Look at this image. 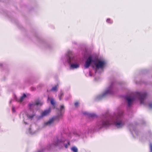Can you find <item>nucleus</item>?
<instances>
[{"instance_id": "dca6fc26", "label": "nucleus", "mask_w": 152, "mask_h": 152, "mask_svg": "<svg viewBox=\"0 0 152 152\" xmlns=\"http://www.w3.org/2000/svg\"><path fill=\"white\" fill-rule=\"evenodd\" d=\"M76 135L77 137H78L80 138H83L84 137V134L83 133L80 132L76 133Z\"/></svg>"}, {"instance_id": "7c9ffc66", "label": "nucleus", "mask_w": 152, "mask_h": 152, "mask_svg": "<svg viewBox=\"0 0 152 152\" xmlns=\"http://www.w3.org/2000/svg\"><path fill=\"white\" fill-rule=\"evenodd\" d=\"M2 64L1 63H0V66H2Z\"/></svg>"}, {"instance_id": "c756f323", "label": "nucleus", "mask_w": 152, "mask_h": 152, "mask_svg": "<svg viewBox=\"0 0 152 152\" xmlns=\"http://www.w3.org/2000/svg\"><path fill=\"white\" fill-rule=\"evenodd\" d=\"M12 100H10V104L12 102Z\"/></svg>"}, {"instance_id": "6e6552de", "label": "nucleus", "mask_w": 152, "mask_h": 152, "mask_svg": "<svg viewBox=\"0 0 152 152\" xmlns=\"http://www.w3.org/2000/svg\"><path fill=\"white\" fill-rule=\"evenodd\" d=\"M104 115L101 116L98 122L97 125L99 129H101L104 126Z\"/></svg>"}, {"instance_id": "473e14b6", "label": "nucleus", "mask_w": 152, "mask_h": 152, "mask_svg": "<svg viewBox=\"0 0 152 152\" xmlns=\"http://www.w3.org/2000/svg\"><path fill=\"white\" fill-rule=\"evenodd\" d=\"M49 99V97H48V99Z\"/></svg>"}, {"instance_id": "0eeeda50", "label": "nucleus", "mask_w": 152, "mask_h": 152, "mask_svg": "<svg viewBox=\"0 0 152 152\" xmlns=\"http://www.w3.org/2000/svg\"><path fill=\"white\" fill-rule=\"evenodd\" d=\"M137 95L139 97L141 104H143L144 103V100L147 96L146 93H137Z\"/></svg>"}, {"instance_id": "a878e982", "label": "nucleus", "mask_w": 152, "mask_h": 152, "mask_svg": "<svg viewBox=\"0 0 152 152\" xmlns=\"http://www.w3.org/2000/svg\"><path fill=\"white\" fill-rule=\"evenodd\" d=\"M149 107L150 108H152V103H150L149 104Z\"/></svg>"}, {"instance_id": "ddd939ff", "label": "nucleus", "mask_w": 152, "mask_h": 152, "mask_svg": "<svg viewBox=\"0 0 152 152\" xmlns=\"http://www.w3.org/2000/svg\"><path fill=\"white\" fill-rule=\"evenodd\" d=\"M26 97V95L25 94H24L19 99H18L16 96L15 95L14 96V99L16 100V101L20 102H22L24 99Z\"/></svg>"}, {"instance_id": "423d86ee", "label": "nucleus", "mask_w": 152, "mask_h": 152, "mask_svg": "<svg viewBox=\"0 0 152 152\" xmlns=\"http://www.w3.org/2000/svg\"><path fill=\"white\" fill-rule=\"evenodd\" d=\"M56 119V118L53 117L49 118L47 121L44 122L42 124V127L44 128L47 127H50L54 125V122Z\"/></svg>"}, {"instance_id": "9b49d317", "label": "nucleus", "mask_w": 152, "mask_h": 152, "mask_svg": "<svg viewBox=\"0 0 152 152\" xmlns=\"http://www.w3.org/2000/svg\"><path fill=\"white\" fill-rule=\"evenodd\" d=\"M83 114L87 115L90 119H93L97 117V115L94 113H89L85 112L83 113Z\"/></svg>"}, {"instance_id": "f257e3e1", "label": "nucleus", "mask_w": 152, "mask_h": 152, "mask_svg": "<svg viewBox=\"0 0 152 152\" xmlns=\"http://www.w3.org/2000/svg\"><path fill=\"white\" fill-rule=\"evenodd\" d=\"M43 102L39 100H36L34 102L30 103L28 104V107L30 110L28 112L23 111L22 112L20 115V118L23 122L25 124H27L32 120L35 116V110H37L39 106H41Z\"/></svg>"}, {"instance_id": "f8f14e48", "label": "nucleus", "mask_w": 152, "mask_h": 152, "mask_svg": "<svg viewBox=\"0 0 152 152\" xmlns=\"http://www.w3.org/2000/svg\"><path fill=\"white\" fill-rule=\"evenodd\" d=\"M104 91H103L101 94L96 97L95 100L96 101H99L104 98Z\"/></svg>"}, {"instance_id": "c85d7f7f", "label": "nucleus", "mask_w": 152, "mask_h": 152, "mask_svg": "<svg viewBox=\"0 0 152 152\" xmlns=\"http://www.w3.org/2000/svg\"><path fill=\"white\" fill-rule=\"evenodd\" d=\"M89 75H90V76H92V75H91V73L90 72V73H89Z\"/></svg>"}, {"instance_id": "7ed1b4c3", "label": "nucleus", "mask_w": 152, "mask_h": 152, "mask_svg": "<svg viewBox=\"0 0 152 152\" xmlns=\"http://www.w3.org/2000/svg\"><path fill=\"white\" fill-rule=\"evenodd\" d=\"M93 64V67L96 72L103 69L104 65V62L99 59L93 60L91 56H89L86 59L85 62L84 67L85 68H88L91 63Z\"/></svg>"}, {"instance_id": "f03ea898", "label": "nucleus", "mask_w": 152, "mask_h": 152, "mask_svg": "<svg viewBox=\"0 0 152 152\" xmlns=\"http://www.w3.org/2000/svg\"><path fill=\"white\" fill-rule=\"evenodd\" d=\"M65 57L66 58L70 70L77 69L80 67V61L76 56L73 55L72 51L68 50Z\"/></svg>"}, {"instance_id": "a211bd4d", "label": "nucleus", "mask_w": 152, "mask_h": 152, "mask_svg": "<svg viewBox=\"0 0 152 152\" xmlns=\"http://www.w3.org/2000/svg\"><path fill=\"white\" fill-rule=\"evenodd\" d=\"M63 95H64L63 92L62 91H61L60 94H59L58 95V97L59 98V100H61V99H62V98L63 96Z\"/></svg>"}, {"instance_id": "1a4fd4ad", "label": "nucleus", "mask_w": 152, "mask_h": 152, "mask_svg": "<svg viewBox=\"0 0 152 152\" xmlns=\"http://www.w3.org/2000/svg\"><path fill=\"white\" fill-rule=\"evenodd\" d=\"M50 112L51 110L50 108L42 111L40 115L39 116V118H41L48 115L50 113Z\"/></svg>"}, {"instance_id": "2f4dec72", "label": "nucleus", "mask_w": 152, "mask_h": 152, "mask_svg": "<svg viewBox=\"0 0 152 152\" xmlns=\"http://www.w3.org/2000/svg\"><path fill=\"white\" fill-rule=\"evenodd\" d=\"M62 59L63 61H64L63 57L62 58Z\"/></svg>"}, {"instance_id": "6ab92c4d", "label": "nucleus", "mask_w": 152, "mask_h": 152, "mask_svg": "<svg viewBox=\"0 0 152 152\" xmlns=\"http://www.w3.org/2000/svg\"><path fill=\"white\" fill-rule=\"evenodd\" d=\"M71 150L73 152H77L78 149L75 147H73L71 148Z\"/></svg>"}, {"instance_id": "5701e85b", "label": "nucleus", "mask_w": 152, "mask_h": 152, "mask_svg": "<svg viewBox=\"0 0 152 152\" xmlns=\"http://www.w3.org/2000/svg\"><path fill=\"white\" fill-rule=\"evenodd\" d=\"M105 126H106V125H109L110 124V123H109V122H107V121L106 122L105 121Z\"/></svg>"}, {"instance_id": "39448f33", "label": "nucleus", "mask_w": 152, "mask_h": 152, "mask_svg": "<svg viewBox=\"0 0 152 152\" xmlns=\"http://www.w3.org/2000/svg\"><path fill=\"white\" fill-rule=\"evenodd\" d=\"M123 113V112L121 110L118 111L115 115L116 121L114 124L117 128H121L124 125V123L122 121Z\"/></svg>"}, {"instance_id": "cd10ccee", "label": "nucleus", "mask_w": 152, "mask_h": 152, "mask_svg": "<svg viewBox=\"0 0 152 152\" xmlns=\"http://www.w3.org/2000/svg\"><path fill=\"white\" fill-rule=\"evenodd\" d=\"M108 93L107 92V91H105V95H106Z\"/></svg>"}, {"instance_id": "4be33fe9", "label": "nucleus", "mask_w": 152, "mask_h": 152, "mask_svg": "<svg viewBox=\"0 0 152 152\" xmlns=\"http://www.w3.org/2000/svg\"><path fill=\"white\" fill-rule=\"evenodd\" d=\"M12 112L13 113H14L15 112V107L13 106H12Z\"/></svg>"}, {"instance_id": "b1692460", "label": "nucleus", "mask_w": 152, "mask_h": 152, "mask_svg": "<svg viewBox=\"0 0 152 152\" xmlns=\"http://www.w3.org/2000/svg\"><path fill=\"white\" fill-rule=\"evenodd\" d=\"M75 105L76 107H77L79 105V103L78 102H76L75 104Z\"/></svg>"}, {"instance_id": "bb28decb", "label": "nucleus", "mask_w": 152, "mask_h": 152, "mask_svg": "<svg viewBox=\"0 0 152 152\" xmlns=\"http://www.w3.org/2000/svg\"><path fill=\"white\" fill-rule=\"evenodd\" d=\"M150 148L151 151L152 152V144H151L150 145Z\"/></svg>"}, {"instance_id": "20e7f679", "label": "nucleus", "mask_w": 152, "mask_h": 152, "mask_svg": "<svg viewBox=\"0 0 152 152\" xmlns=\"http://www.w3.org/2000/svg\"><path fill=\"white\" fill-rule=\"evenodd\" d=\"M53 144L56 146L59 147L61 148L64 146L67 148L70 145V142L67 140H66L62 136H59L54 139Z\"/></svg>"}, {"instance_id": "f3484780", "label": "nucleus", "mask_w": 152, "mask_h": 152, "mask_svg": "<svg viewBox=\"0 0 152 152\" xmlns=\"http://www.w3.org/2000/svg\"><path fill=\"white\" fill-rule=\"evenodd\" d=\"M58 85H56L52 87L50 90V91H56L58 88Z\"/></svg>"}, {"instance_id": "412c9836", "label": "nucleus", "mask_w": 152, "mask_h": 152, "mask_svg": "<svg viewBox=\"0 0 152 152\" xmlns=\"http://www.w3.org/2000/svg\"><path fill=\"white\" fill-rule=\"evenodd\" d=\"M50 103H51V104L53 105H54L55 104L54 101L53 99H51Z\"/></svg>"}, {"instance_id": "9d476101", "label": "nucleus", "mask_w": 152, "mask_h": 152, "mask_svg": "<svg viewBox=\"0 0 152 152\" xmlns=\"http://www.w3.org/2000/svg\"><path fill=\"white\" fill-rule=\"evenodd\" d=\"M64 105H62L61 106L60 109H58V110L59 112L57 116V118L58 119L61 118L64 113Z\"/></svg>"}, {"instance_id": "4468645a", "label": "nucleus", "mask_w": 152, "mask_h": 152, "mask_svg": "<svg viewBox=\"0 0 152 152\" xmlns=\"http://www.w3.org/2000/svg\"><path fill=\"white\" fill-rule=\"evenodd\" d=\"M125 99L128 101V105L129 106L131 105L132 102L134 100L133 98H131L130 97L127 96L125 97Z\"/></svg>"}, {"instance_id": "393cba45", "label": "nucleus", "mask_w": 152, "mask_h": 152, "mask_svg": "<svg viewBox=\"0 0 152 152\" xmlns=\"http://www.w3.org/2000/svg\"><path fill=\"white\" fill-rule=\"evenodd\" d=\"M89 132V129L88 128H87L86 129V131H85L84 132L85 134H87Z\"/></svg>"}, {"instance_id": "aec40b11", "label": "nucleus", "mask_w": 152, "mask_h": 152, "mask_svg": "<svg viewBox=\"0 0 152 152\" xmlns=\"http://www.w3.org/2000/svg\"><path fill=\"white\" fill-rule=\"evenodd\" d=\"M106 22L108 23H113V21L111 20L110 18H108L107 19Z\"/></svg>"}, {"instance_id": "2eb2a0df", "label": "nucleus", "mask_w": 152, "mask_h": 152, "mask_svg": "<svg viewBox=\"0 0 152 152\" xmlns=\"http://www.w3.org/2000/svg\"><path fill=\"white\" fill-rule=\"evenodd\" d=\"M36 132V131L34 130L32 128H30L28 131V133L31 134H35Z\"/></svg>"}]
</instances>
